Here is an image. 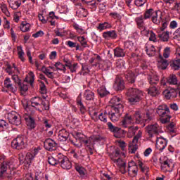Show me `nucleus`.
<instances>
[{
	"label": "nucleus",
	"instance_id": "f257e3e1",
	"mask_svg": "<svg viewBox=\"0 0 180 180\" xmlns=\"http://www.w3.org/2000/svg\"><path fill=\"white\" fill-rule=\"evenodd\" d=\"M31 106L41 112L43 110H49L50 109V105L49 101L43 100L39 96L32 97L30 101Z\"/></svg>",
	"mask_w": 180,
	"mask_h": 180
},
{
	"label": "nucleus",
	"instance_id": "f03ea898",
	"mask_svg": "<svg viewBox=\"0 0 180 180\" xmlns=\"http://www.w3.org/2000/svg\"><path fill=\"white\" fill-rule=\"evenodd\" d=\"M127 96L128 98L129 102L132 105L137 103L143 99V91L139 89L129 88L127 91Z\"/></svg>",
	"mask_w": 180,
	"mask_h": 180
},
{
	"label": "nucleus",
	"instance_id": "7ed1b4c3",
	"mask_svg": "<svg viewBox=\"0 0 180 180\" xmlns=\"http://www.w3.org/2000/svg\"><path fill=\"white\" fill-rule=\"evenodd\" d=\"M157 113L160 116L161 123H168L171 120V115H169V108L165 104L160 105L158 107Z\"/></svg>",
	"mask_w": 180,
	"mask_h": 180
},
{
	"label": "nucleus",
	"instance_id": "20e7f679",
	"mask_svg": "<svg viewBox=\"0 0 180 180\" xmlns=\"http://www.w3.org/2000/svg\"><path fill=\"white\" fill-rule=\"evenodd\" d=\"M143 18L145 20L151 19V21L155 25H160L162 19V16L160 15L158 17V11H155L153 8L147 9L143 13Z\"/></svg>",
	"mask_w": 180,
	"mask_h": 180
},
{
	"label": "nucleus",
	"instance_id": "39448f33",
	"mask_svg": "<svg viewBox=\"0 0 180 180\" xmlns=\"http://www.w3.org/2000/svg\"><path fill=\"white\" fill-rule=\"evenodd\" d=\"M27 145V138L23 135H19L11 142V147L15 150H23Z\"/></svg>",
	"mask_w": 180,
	"mask_h": 180
},
{
	"label": "nucleus",
	"instance_id": "423d86ee",
	"mask_svg": "<svg viewBox=\"0 0 180 180\" xmlns=\"http://www.w3.org/2000/svg\"><path fill=\"white\" fill-rule=\"evenodd\" d=\"M107 126L110 131L114 134V136L116 137V139H123L126 137L127 131L120 129V127L114 126L112 122H108Z\"/></svg>",
	"mask_w": 180,
	"mask_h": 180
},
{
	"label": "nucleus",
	"instance_id": "0eeeda50",
	"mask_svg": "<svg viewBox=\"0 0 180 180\" xmlns=\"http://www.w3.org/2000/svg\"><path fill=\"white\" fill-rule=\"evenodd\" d=\"M57 158L58 164L63 169H71L72 168V165L67 156L63 155L62 153H58L57 155Z\"/></svg>",
	"mask_w": 180,
	"mask_h": 180
},
{
	"label": "nucleus",
	"instance_id": "6e6552de",
	"mask_svg": "<svg viewBox=\"0 0 180 180\" xmlns=\"http://www.w3.org/2000/svg\"><path fill=\"white\" fill-rule=\"evenodd\" d=\"M146 131L150 139H153L154 135L158 134L161 132V127L157 123L149 124L146 127Z\"/></svg>",
	"mask_w": 180,
	"mask_h": 180
},
{
	"label": "nucleus",
	"instance_id": "1a4fd4ad",
	"mask_svg": "<svg viewBox=\"0 0 180 180\" xmlns=\"http://www.w3.org/2000/svg\"><path fill=\"white\" fill-rule=\"evenodd\" d=\"M141 136H143V131L141 130L138 131V133L129 143V151L131 154H134L137 151V143H139V139H141Z\"/></svg>",
	"mask_w": 180,
	"mask_h": 180
},
{
	"label": "nucleus",
	"instance_id": "9d476101",
	"mask_svg": "<svg viewBox=\"0 0 180 180\" xmlns=\"http://www.w3.org/2000/svg\"><path fill=\"white\" fill-rule=\"evenodd\" d=\"M8 168L13 169L15 168V161L13 160L8 162H4L0 165V176H6V171Z\"/></svg>",
	"mask_w": 180,
	"mask_h": 180
},
{
	"label": "nucleus",
	"instance_id": "9b49d317",
	"mask_svg": "<svg viewBox=\"0 0 180 180\" xmlns=\"http://www.w3.org/2000/svg\"><path fill=\"white\" fill-rule=\"evenodd\" d=\"M110 103L111 104V109L112 110H119V112H123L124 106L122 103V100L119 97H112L110 101Z\"/></svg>",
	"mask_w": 180,
	"mask_h": 180
},
{
	"label": "nucleus",
	"instance_id": "f8f14e48",
	"mask_svg": "<svg viewBox=\"0 0 180 180\" xmlns=\"http://www.w3.org/2000/svg\"><path fill=\"white\" fill-rule=\"evenodd\" d=\"M8 119L9 123L14 124V126H20L22 124V120L20 119V115H18L15 112H12L8 114Z\"/></svg>",
	"mask_w": 180,
	"mask_h": 180
},
{
	"label": "nucleus",
	"instance_id": "ddd939ff",
	"mask_svg": "<svg viewBox=\"0 0 180 180\" xmlns=\"http://www.w3.org/2000/svg\"><path fill=\"white\" fill-rule=\"evenodd\" d=\"M135 22L138 26V29H140L141 34H146V33H148V30H147V27L144 26V16L140 15L135 18Z\"/></svg>",
	"mask_w": 180,
	"mask_h": 180
},
{
	"label": "nucleus",
	"instance_id": "4468645a",
	"mask_svg": "<svg viewBox=\"0 0 180 180\" xmlns=\"http://www.w3.org/2000/svg\"><path fill=\"white\" fill-rule=\"evenodd\" d=\"M146 119H144V117H143V115H141V114L139 111H136L134 115L136 123L139 124L143 123V122H150V120H151V114H150L149 112H146Z\"/></svg>",
	"mask_w": 180,
	"mask_h": 180
},
{
	"label": "nucleus",
	"instance_id": "2eb2a0df",
	"mask_svg": "<svg viewBox=\"0 0 180 180\" xmlns=\"http://www.w3.org/2000/svg\"><path fill=\"white\" fill-rule=\"evenodd\" d=\"M44 147L48 151H54L57 147V143L51 139H47L44 142Z\"/></svg>",
	"mask_w": 180,
	"mask_h": 180
},
{
	"label": "nucleus",
	"instance_id": "dca6fc26",
	"mask_svg": "<svg viewBox=\"0 0 180 180\" xmlns=\"http://www.w3.org/2000/svg\"><path fill=\"white\" fill-rule=\"evenodd\" d=\"M167 144H168V141L166 139L162 137L157 138L156 148L159 150V151H164L165 147H167Z\"/></svg>",
	"mask_w": 180,
	"mask_h": 180
},
{
	"label": "nucleus",
	"instance_id": "f3484780",
	"mask_svg": "<svg viewBox=\"0 0 180 180\" xmlns=\"http://www.w3.org/2000/svg\"><path fill=\"white\" fill-rule=\"evenodd\" d=\"M68 137H70V132L65 129H62L58 131V140L60 141V143H65V141L68 140Z\"/></svg>",
	"mask_w": 180,
	"mask_h": 180
},
{
	"label": "nucleus",
	"instance_id": "a211bd4d",
	"mask_svg": "<svg viewBox=\"0 0 180 180\" xmlns=\"http://www.w3.org/2000/svg\"><path fill=\"white\" fill-rule=\"evenodd\" d=\"M137 172H139L137 165H136L134 161L131 160L128 165V174L131 175V176H136V175H137Z\"/></svg>",
	"mask_w": 180,
	"mask_h": 180
},
{
	"label": "nucleus",
	"instance_id": "6ab92c4d",
	"mask_svg": "<svg viewBox=\"0 0 180 180\" xmlns=\"http://www.w3.org/2000/svg\"><path fill=\"white\" fill-rule=\"evenodd\" d=\"M114 88L116 91H123L124 89V81L122 77H117L115 78Z\"/></svg>",
	"mask_w": 180,
	"mask_h": 180
},
{
	"label": "nucleus",
	"instance_id": "aec40b11",
	"mask_svg": "<svg viewBox=\"0 0 180 180\" xmlns=\"http://www.w3.org/2000/svg\"><path fill=\"white\" fill-rule=\"evenodd\" d=\"M123 112H120L118 110L114 111L112 109L109 112L108 115L112 122H117L122 116Z\"/></svg>",
	"mask_w": 180,
	"mask_h": 180
},
{
	"label": "nucleus",
	"instance_id": "412c9836",
	"mask_svg": "<svg viewBox=\"0 0 180 180\" xmlns=\"http://www.w3.org/2000/svg\"><path fill=\"white\" fill-rule=\"evenodd\" d=\"M168 60L165 59L162 57V55L160 54L159 58L158 59V67L160 70H166L167 67H168Z\"/></svg>",
	"mask_w": 180,
	"mask_h": 180
},
{
	"label": "nucleus",
	"instance_id": "4be33fe9",
	"mask_svg": "<svg viewBox=\"0 0 180 180\" xmlns=\"http://www.w3.org/2000/svg\"><path fill=\"white\" fill-rule=\"evenodd\" d=\"M103 37L105 40H115L117 39V33H116L115 30L104 32Z\"/></svg>",
	"mask_w": 180,
	"mask_h": 180
},
{
	"label": "nucleus",
	"instance_id": "5701e85b",
	"mask_svg": "<svg viewBox=\"0 0 180 180\" xmlns=\"http://www.w3.org/2000/svg\"><path fill=\"white\" fill-rule=\"evenodd\" d=\"M131 123H133V118L131 117V115L127 114L124 119L120 122V124L122 127L126 129L129 127V125L131 124Z\"/></svg>",
	"mask_w": 180,
	"mask_h": 180
},
{
	"label": "nucleus",
	"instance_id": "b1692460",
	"mask_svg": "<svg viewBox=\"0 0 180 180\" xmlns=\"http://www.w3.org/2000/svg\"><path fill=\"white\" fill-rule=\"evenodd\" d=\"M4 87L7 88V89H9L11 92L15 94L16 91H18V89L16 86H13V84H12V81L11 80V78L9 77H6L4 82Z\"/></svg>",
	"mask_w": 180,
	"mask_h": 180
},
{
	"label": "nucleus",
	"instance_id": "393cba45",
	"mask_svg": "<svg viewBox=\"0 0 180 180\" xmlns=\"http://www.w3.org/2000/svg\"><path fill=\"white\" fill-rule=\"evenodd\" d=\"M163 94L166 99H174L177 96L176 90L174 89L165 90Z\"/></svg>",
	"mask_w": 180,
	"mask_h": 180
},
{
	"label": "nucleus",
	"instance_id": "a878e982",
	"mask_svg": "<svg viewBox=\"0 0 180 180\" xmlns=\"http://www.w3.org/2000/svg\"><path fill=\"white\" fill-rule=\"evenodd\" d=\"M6 72L8 75H12V74H19V69H18L16 64L15 63H13V65L7 64Z\"/></svg>",
	"mask_w": 180,
	"mask_h": 180
},
{
	"label": "nucleus",
	"instance_id": "bb28decb",
	"mask_svg": "<svg viewBox=\"0 0 180 180\" xmlns=\"http://www.w3.org/2000/svg\"><path fill=\"white\" fill-rule=\"evenodd\" d=\"M84 98L89 102H94V101H95V93L91 90H85L84 93Z\"/></svg>",
	"mask_w": 180,
	"mask_h": 180
},
{
	"label": "nucleus",
	"instance_id": "cd10ccee",
	"mask_svg": "<svg viewBox=\"0 0 180 180\" xmlns=\"http://www.w3.org/2000/svg\"><path fill=\"white\" fill-rule=\"evenodd\" d=\"M9 7L11 9L16 10L20 5H22V1L20 0H8Z\"/></svg>",
	"mask_w": 180,
	"mask_h": 180
},
{
	"label": "nucleus",
	"instance_id": "c85d7f7f",
	"mask_svg": "<svg viewBox=\"0 0 180 180\" xmlns=\"http://www.w3.org/2000/svg\"><path fill=\"white\" fill-rule=\"evenodd\" d=\"M158 37L159 38V40H160V41L167 43L169 41V32L166 31L162 33H159Z\"/></svg>",
	"mask_w": 180,
	"mask_h": 180
},
{
	"label": "nucleus",
	"instance_id": "c756f323",
	"mask_svg": "<svg viewBox=\"0 0 180 180\" xmlns=\"http://www.w3.org/2000/svg\"><path fill=\"white\" fill-rule=\"evenodd\" d=\"M148 94L150 95V96H157V95H160V88L156 87L155 86H150V88L148 89Z\"/></svg>",
	"mask_w": 180,
	"mask_h": 180
},
{
	"label": "nucleus",
	"instance_id": "7c9ffc66",
	"mask_svg": "<svg viewBox=\"0 0 180 180\" xmlns=\"http://www.w3.org/2000/svg\"><path fill=\"white\" fill-rule=\"evenodd\" d=\"M39 93L42 95V98H44V99L47 98V87H46L44 82L41 81L39 82Z\"/></svg>",
	"mask_w": 180,
	"mask_h": 180
},
{
	"label": "nucleus",
	"instance_id": "2f4dec72",
	"mask_svg": "<svg viewBox=\"0 0 180 180\" xmlns=\"http://www.w3.org/2000/svg\"><path fill=\"white\" fill-rule=\"evenodd\" d=\"M126 56V52L124 49L122 48L117 47L114 49V56L117 58L124 57Z\"/></svg>",
	"mask_w": 180,
	"mask_h": 180
},
{
	"label": "nucleus",
	"instance_id": "473e14b6",
	"mask_svg": "<svg viewBox=\"0 0 180 180\" xmlns=\"http://www.w3.org/2000/svg\"><path fill=\"white\" fill-rule=\"evenodd\" d=\"M97 94L100 98H105V96L109 95V91L106 90V87L102 86L97 89Z\"/></svg>",
	"mask_w": 180,
	"mask_h": 180
},
{
	"label": "nucleus",
	"instance_id": "72a5a7b5",
	"mask_svg": "<svg viewBox=\"0 0 180 180\" xmlns=\"http://www.w3.org/2000/svg\"><path fill=\"white\" fill-rule=\"evenodd\" d=\"M112 25L108 22H101L98 24L97 27L98 30L102 32L103 30H106V29H111Z\"/></svg>",
	"mask_w": 180,
	"mask_h": 180
},
{
	"label": "nucleus",
	"instance_id": "f704fd0d",
	"mask_svg": "<svg viewBox=\"0 0 180 180\" xmlns=\"http://www.w3.org/2000/svg\"><path fill=\"white\" fill-rule=\"evenodd\" d=\"M125 78L131 84H134V82L136 81V76L134 75V73L130 70L125 72Z\"/></svg>",
	"mask_w": 180,
	"mask_h": 180
},
{
	"label": "nucleus",
	"instance_id": "c9c22d12",
	"mask_svg": "<svg viewBox=\"0 0 180 180\" xmlns=\"http://www.w3.org/2000/svg\"><path fill=\"white\" fill-rule=\"evenodd\" d=\"M76 102H77V105L82 115H84V113H85V112H86V109L85 108V106L82 103V99L81 98V96H79L77 97Z\"/></svg>",
	"mask_w": 180,
	"mask_h": 180
},
{
	"label": "nucleus",
	"instance_id": "e433bc0d",
	"mask_svg": "<svg viewBox=\"0 0 180 180\" xmlns=\"http://www.w3.org/2000/svg\"><path fill=\"white\" fill-rule=\"evenodd\" d=\"M25 121L27 127L31 130L36 127V122L34 121V119H33L32 117H28L27 118H25Z\"/></svg>",
	"mask_w": 180,
	"mask_h": 180
},
{
	"label": "nucleus",
	"instance_id": "4c0bfd02",
	"mask_svg": "<svg viewBox=\"0 0 180 180\" xmlns=\"http://www.w3.org/2000/svg\"><path fill=\"white\" fill-rule=\"evenodd\" d=\"M146 53L148 56H149V57L155 56L156 50L154 45H148V46H146Z\"/></svg>",
	"mask_w": 180,
	"mask_h": 180
},
{
	"label": "nucleus",
	"instance_id": "58836bf2",
	"mask_svg": "<svg viewBox=\"0 0 180 180\" xmlns=\"http://www.w3.org/2000/svg\"><path fill=\"white\" fill-rule=\"evenodd\" d=\"M148 79L149 81V84H150V86H154L158 84L160 79L158 78V76L153 75L149 76L148 77Z\"/></svg>",
	"mask_w": 180,
	"mask_h": 180
},
{
	"label": "nucleus",
	"instance_id": "ea45409f",
	"mask_svg": "<svg viewBox=\"0 0 180 180\" xmlns=\"http://www.w3.org/2000/svg\"><path fill=\"white\" fill-rule=\"evenodd\" d=\"M75 169L82 178H85V176H86V169H85V168L83 167L76 165Z\"/></svg>",
	"mask_w": 180,
	"mask_h": 180
},
{
	"label": "nucleus",
	"instance_id": "a19ab883",
	"mask_svg": "<svg viewBox=\"0 0 180 180\" xmlns=\"http://www.w3.org/2000/svg\"><path fill=\"white\" fill-rule=\"evenodd\" d=\"M167 84L176 85L178 84V78L175 75H171L167 79Z\"/></svg>",
	"mask_w": 180,
	"mask_h": 180
},
{
	"label": "nucleus",
	"instance_id": "79ce46f5",
	"mask_svg": "<svg viewBox=\"0 0 180 180\" xmlns=\"http://www.w3.org/2000/svg\"><path fill=\"white\" fill-rule=\"evenodd\" d=\"M98 110L96 109L95 107H90L89 108V113L92 119H95L98 117Z\"/></svg>",
	"mask_w": 180,
	"mask_h": 180
},
{
	"label": "nucleus",
	"instance_id": "37998d69",
	"mask_svg": "<svg viewBox=\"0 0 180 180\" xmlns=\"http://www.w3.org/2000/svg\"><path fill=\"white\" fill-rule=\"evenodd\" d=\"M20 29L21 32H23L24 33L26 32H29V30H30V24L24 21L20 25Z\"/></svg>",
	"mask_w": 180,
	"mask_h": 180
},
{
	"label": "nucleus",
	"instance_id": "c03bdc74",
	"mask_svg": "<svg viewBox=\"0 0 180 180\" xmlns=\"http://www.w3.org/2000/svg\"><path fill=\"white\" fill-rule=\"evenodd\" d=\"M82 142L83 144H84V146H86V147H87L88 150H94V143L90 139H83Z\"/></svg>",
	"mask_w": 180,
	"mask_h": 180
},
{
	"label": "nucleus",
	"instance_id": "a18cd8bd",
	"mask_svg": "<svg viewBox=\"0 0 180 180\" xmlns=\"http://www.w3.org/2000/svg\"><path fill=\"white\" fill-rule=\"evenodd\" d=\"M171 53H172V50L171 49V47L169 46H166L163 49V53H162V57L163 58H169V56H171Z\"/></svg>",
	"mask_w": 180,
	"mask_h": 180
},
{
	"label": "nucleus",
	"instance_id": "49530a36",
	"mask_svg": "<svg viewBox=\"0 0 180 180\" xmlns=\"http://www.w3.org/2000/svg\"><path fill=\"white\" fill-rule=\"evenodd\" d=\"M170 66L172 68V70H177L180 68V60L178 59H175L172 60L170 63Z\"/></svg>",
	"mask_w": 180,
	"mask_h": 180
},
{
	"label": "nucleus",
	"instance_id": "de8ad7c7",
	"mask_svg": "<svg viewBox=\"0 0 180 180\" xmlns=\"http://www.w3.org/2000/svg\"><path fill=\"white\" fill-rule=\"evenodd\" d=\"M139 130V127H129V130L127 132V137L131 138L134 134H136V131Z\"/></svg>",
	"mask_w": 180,
	"mask_h": 180
},
{
	"label": "nucleus",
	"instance_id": "09e8293b",
	"mask_svg": "<svg viewBox=\"0 0 180 180\" xmlns=\"http://www.w3.org/2000/svg\"><path fill=\"white\" fill-rule=\"evenodd\" d=\"M114 164L120 168L122 165H126V162L122 158H112Z\"/></svg>",
	"mask_w": 180,
	"mask_h": 180
},
{
	"label": "nucleus",
	"instance_id": "8fccbe9b",
	"mask_svg": "<svg viewBox=\"0 0 180 180\" xmlns=\"http://www.w3.org/2000/svg\"><path fill=\"white\" fill-rule=\"evenodd\" d=\"M0 9L3 12V13H5L6 16H9V15H11V13H9V11L8 10V6H6L5 3L0 4Z\"/></svg>",
	"mask_w": 180,
	"mask_h": 180
},
{
	"label": "nucleus",
	"instance_id": "3c124183",
	"mask_svg": "<svg viewBox=\"0 0 180 180\" xmlns=\"http://www.w3.org/2000/svg\"><path fill=\"white\" fill-rule=\"evenodd\" d=\"M77 40L79 42H80V44L82 47H88V41H86L85 37H78Z\"/></svg>",
	"mask_w": 180,
	"mask_h": 180
},
{
	"label": "nucleus",
	"instance_id": "603ef678",
	"mask_svg": "<svg viewBox=\"0 0 180 180\" xmlns=\"http://www.w3.org/2000/svg\"><path fill=\"white\" fill-rule=\"evenodd\" d=\"M66 45L70 49L76 48V50H79V45L77 42H73L72 41H66Z\"/></svg>",
	"mask_w": 180,
	"mask_h": 180
},
{
	"label": "nucleus",
	"instance_id": "864d4df0",
	"mask_svg": "<svg viewBox=\"0 0 180 180\" xmlns=\"http://www.w3.org/2000/svg\"><path fill=\"white\" fill-rule=\"evenodd\" d=\"M54 67H56L57 70L64 71V72H65V71L67 70V69L65 68V65H63V63L60 62L56 63L54 64Z\"/></svg>",
	"mask_w": 180,
	"mask_h": 180
},
{
	"label": "nucleus",
	"instance_id": "5fc2aeb1",
	"mask_svg": "<svg viewBox=\"0 0 180 180\" xmlns=\"http://www.w3.org/2000/svg\"><path fill=\"white\" fill-rule=\"evenodd\" d=\"M98 119L101 122H103V123H108V112L100 113L98 115Z\"/></svg>",
	"mask_w": 180,
	"mask_h": 180
},
{
	"label": "nucleus",
	"instance_id": "6e6d98bb",
	"mask_svg": "<svg viewBox=\"0 0 180 180\" xmlns=\"http://www.w3.org/2000/svg\"><path fill=\"white\" fill-rule=\"evenodd\" d=\"M144 34L146 36V34H148V33L150 34V37H149V40L150 41H157V36L155 35V33H154V32L153 31H148V33L144 32Z\"/></svg>",
	"mask_w": 180,
	"mask_h": 180
},
{
	"label": "nucleus",
	"instance_id": "4d7b16f0",
	"mask_svg": "<svg viewBox=\"0 0 180 180\" xmlns=\"http://www.w3.org/2000/svg\"><path fill=\"white\" fill-rule=\"evenodd\" d=\"M33 160H34V155H33L32 153H27L25 155V160L27 164H32V161H33Z\"/></svg>",
	"mask_w": 180,
	"mask_h": 180
},
{
	"label": "nucleus",
	"instance_id": "13d9d810",
	"mask_svg": "<svg viewBox=\"0 0 180 180\" xmlns=\"http://www.w3.org/2000/svg\"><path fill=\"white\" fill-rule=\"evenodd\" d=\"M65 67H68L69 70H70L71 72H75L77 71V67H78V63H74L71 65V63H68L65 65Z\"/></svg>",
	"mask_w": 180,
	"mask_h": 180
},
{
	"label": "nucleus",
	"instance_id": "bf43d9fd",
	"mask_svg": "<svg viewBox=\"0 0 180 180\" xmlns=\"http://www.w3.org/2000/svg\"><path fill=\"white\" fill-rule=\"evenodd\" d=\"M48 162L50 165H57L58 164V158H57V160H56L53 157H49L48 158Z\"/></svg>",
	"mask_w": 180,
	"mask_h": 180
},
{
	"label": "nucleus",
	"instance_id": "052dcab7",
	"mask_svg": "<svg viewBox=\"0 0 180 180\" xmlns=\"http://www.w3.org/2000/svg\"><path fill=\"white\" fill-rule=\"evenodd\" d=\"M18 85L20 88V91H21L22 92H26V91H27V89H28L27 85L22 83V81L20 82Z\"/></svg>",
	"mask_w": 180,
	"mask_h": 180
},
{
	"label": "nucleus",
	"instance_id": "680f3d73",
	"mask_svg": "<svg viewBox=\"0 0 180 180\" xmlns=\"http://www.w3.org/2000/svg\"><path fill=\"white\" fill-rule=\"evenodd\" d=\"M18 57L22 63H25V60H26L25 58V52H23V50L20 49V50L18 49Z\"/></svg>",
	"mask_w": 180,
	"mask_h": 180
},
{
	"label": "nucleus",
	"instance_id": "e2e57ef3",
	"mask_svg": "<svg viewBox=\"0 0 180 180\" xmlns=\"http://www.w3.org/2000/svg\"><path fill=\"white\" fill-rule=\"evenodd\" d=\"M9 124L4 120H0V129H8Z\"/></svg>",
	"mask_w": 180,
	"mask_h": 180
},
{
	"label": "nucleus",
	"instance_id": "0e129e2a",
	"mask_svg": "<svg viewBox=\"0 0 180 180\" xmlns=\"http://www.w3.org/2000/svg\"><path fill=\"white\" fill-rule=\"evenodd\" d=\"M115 65L117 68H122V67H124V61L123 60H117Z\"/></svg>",
	"mask_w": 180,
	"mask_h": 180
},
{
	"label": "nucleus",
	"instance_id": "69168bd1",
	"mask_svg": "<svg viewBox=\"0 0 180 180\" xmlns=\"http://www.w3.org/2000/svg\"><path fill=\"white\" fill-rule=\"evenodd\" d=\"M146 2H147V0H135V5L136 6H143Z\"/></svg>",
	"mask_w": 180,
	"mask_h": 180
},
{
	"label": "nucleus",
	"instance_id": "338daca9",
	"mask_svg": "<svg viewBox=\"0 0 180 180\" xmlns=\"http://www.w3.org/2000/svg\"><path fill=\"white\" fill-rule=\"evenodd\" d=\"M172 11H175L178 13H180V3H175V5L172 8Z\"/></svg>",
	"mask_w": 180,
	"mask_h": 180
},
{
	"label": "nucleus",
	"instance_id": "774afa93",
	"mask_svg": "<svg viewBox=\"0 0 180 180\" xmlns=\"http://www.w3.org/2000/svg\"><path fill=\"white\" fill-rule=\"evenodd\" d=\"M175 57L176 60H179V61H180V47H178L176 49Z\"/></svg>",
	"mask_w": 180,
	"mask_h": 180
}]
</instances>
